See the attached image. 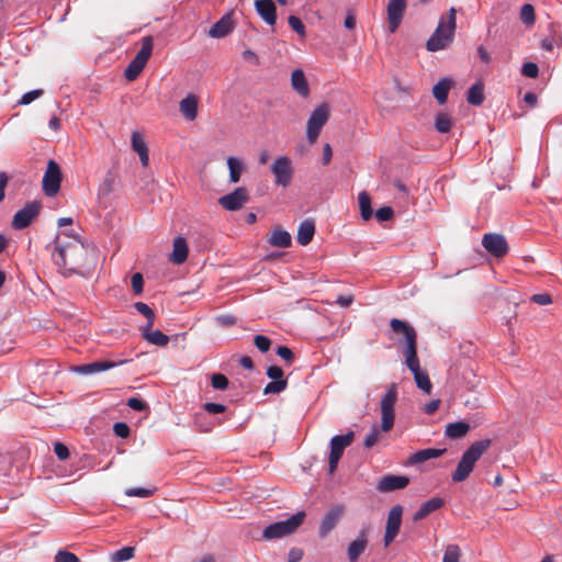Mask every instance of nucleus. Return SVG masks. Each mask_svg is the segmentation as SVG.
<instances>
[{
  "mask_svg": "<svg viewBox=\"0 0 562 562\" xmlns=\"http://www.w3.org/2000/svg\"><path fill=\"white\" fill-rule=\"evenodd\" d=\"M52 260L66 277L82 274V270L97 263L95 248L85 245L78 237L61 240L57 237Z\"/></svg>",
  "mask_w": 562,
  "mask_h": 562,
  "instance_id": "nucleus-1",
  "label": "nucleus"
},
{
  "mask_svg": "<svg viewBox=\"0 0 562 562\" xmlns=\"http://www.w3.org/2000/svg\"><path fill=\"white\" fill-rule=\"evenodd\" d=\"M456 27L457 10L452 7L447 14L440 16L437 29L426 43V48L429 52L445 49L453 41Z\"/></svg>",
  "mask_w": 562,
  "mask_h": 562,
  "instance_id": "nucleus-2",
  "label": "nucleus"
},
{
  "mask_svg": "<svg viewBox=\"0 0 562 562\" xmlns=\"http://www.w3.org/2000/svg\"><path fill=\"white\" fill-rule=\"evenodd\" d=\"M491 446L490 439L477 440L473 442L462 454L454 472L451 474L453 482L465 481L474 469L477 460Z\"/></svg>",
  "mask_w": 562,
  "mask_h": 562,
  "instance_id": "nucleus-3",
  "label": "nucleus"
},
{
  "mask_svg": "<svg viewBox=\"0 0 562 562\" xmlns=\"http://www.w3.org/2000/svg\"><path fill=\"white\" fill-rule=\"evenodd\" d=\"M305 516V512L302 510L285 520L271 524L265 528L262 536L265 539L271 540L291 535L303 524Z\"/></svg>",
  "mask_w": 562,
  "mask_h": 562,
  "instance_id": "nucleus-4",
  "label": "nucleus"
},
{
  "mask_svg": "<svg viewBox=\"0 0 562 562\" xmlns=\"http://www.w3.org/2000/svg\"><path fill=\"white\" fill-rule=\"evenodd\" d=\"M390 326L395 334L401 335L403 338L404 358L412 359L414 356H417V333L415 328L408 323L398 318H392L390 321Z\"/></svg>",
  "mask_w": 562,
  "mask_h": 562,
  "instance_id": "nucleus-5",
  "label": "nucleus"
},
{
  "mask_svg": "<svg viewBox=\"0 0 562 562\" xmlns=\"http://www.w3.org/2000/svg\"><path fill=\"white\" fill-rule=\"evenodd\" d=\"M153 47L154 43L151 36H145L142 38L140 49L137 52L136 56L132 59L124 71V76L127 81H134L140 75L151 56Z\"/></svg>",
  "mask_w": 562,
  "mask_h": 562,
  "instance_id": "nucleus-6",
  "label": "nucleus"
},
{
  "mask_svg": "<svg viewBox=\"0 0 562 562\" xmlns=\"http://www.w3.org/2000/svg\"><path fill=\"white\" fill-rule=\"evenodd\" d=\"M397 400V389L395 383H391L383 395L381 408V430L389 432L394 426L395 412L394 406Z\"/></svg>",
  "mask_w": 562,
  "mask_h": 562,
  "instance_id": "nucleus-7",
  "label": "nucleus"
},
{
  "mask_svg": "<svg viewBox=\"0 0 562 562\" xmlns=\"http://www.w3.org/2000/svg\"><path fill=\"white\" fill-rule=\"evenodd\" d=\"M328 119L329 108L326 103H322L314 109L306 124V137L310 144H314L317 140Z\"/></svg>",
  "mask_w": 562,
  "mask_h": 562,
  "instance_id": "nucleus-8",
  "label": "nucleus"
},
{
  "mask_svg": "<svg viewBox=\"0 0 562 562\" xmlns=\"http://www.w3.org/2000/svg\"><path fill=\"white\" fill-rule=\"evenodd\" d=\"M355 439V432L348 431L345 435L335 436L330 440V452H329V473H334L337 469L338 462L344 453V450L349 447Z\"/></svg>",
  "mask_w": 562,
  "mask_h": 562,
  "instance_id": "nucleus-9",
  "label": "nucleus"
},
{
  "mask_svg": "<svg viewBox=\"0 0 562 562\" xmlns=\"http://www.w3.org/2000/svg\"><path fill=\"white\" fill-rule=\"evenodd\" d=\"M61 182V170L59 165L50 159L47 162V168L44 173L42 186L43 191L47 196H55L59 189Z\"/></svg>",
  "mask_w": 562,
  "mask_h": 562,
  "instance_id": "nucleus-10",
  "label": "nucleus"
},
{
  "mask_svg": "<svg viewBox=\"0 0 562 562\" xmlns=\"http://www.w3.org/2000/svg\"><path fill=\"white\" fill-rule=\"evenodd\" d=\"M271 172L274 176V183L286 188L291 183L294 172L291 159L286 156L276 158L271 165Z\"/></svg>",
  "mask_w": 562,
  "mask_h": 562,
  "instance_id": "nucleus-11",
  "label": "nucleus"
},
{
  "mask_svg": "<svg viewBox=\"0 0 562 562\" xmlns=\"http://www.w3.org/2000/svg\"><path fill=\"white\" fill-rule=\"evenodd\" d=\"M42 204L38 201H31L25 206L19 210L12 220V227L14 229H23L31 225V223L38 216Z\"/></svg>",
  "mask_w": 562,
  "mask_h": 562,
  "instance_id": "nucleus-12",
  "label": "nucleus"
},
{
  "mask_svg": "<svg viewBox=\"0 0 562 562\" xmlns=\"http://www.w3.org/2000/svg\"><path fill=\"white\" fill-rule=\"evenodd\" d=\"M482 245L495 258H503L509 251L506 238L502 234L487 233L483 235Z\"/></svg>",
  "mask_w": 562,
  "mask_h": 562,
  "instance_id": "nucleus-13",
  "label": "nucleus"
},
{
  "mask_svg": "<svg viewBox=\"0 0 562 562\" xmlns=\"http://www.w3.org/2000/svg\"><path fill=\"white\" fill-rule=\"evenodd\" d=\"M402 514L403 507L401 505H395L390 509L383 539L385 547L390 546L398 535L402 524Z\"/></svg>",
  "mask_w": 562,
  "mask_h": 562,
  "instance_id": "nucleus-14",
  "label": "nucleus"
},
{
  "mask_svg": "<svg viewBox=\"0 0 562 562\" xmlns=\"http://www.w3.org/2000/svg\"><path fill=\"white\" fill-rule=\"evenodd\" d=\"M405 364L413 372L416 385L425 393L429 394L431 392L432 384L428 373L420 369L418 357L414 356L412 359H405Z\"/></svg>",
  "mask_w": 562,
  "mask_h": 562,
  "instance_id": "nucleus-15",
  "label": "nucleus"
},
{
  "mask_svg": "<svg viewBox=\"0 0 562 562\" xmlns=\"http://www.w3.org/2000/svg\"><path fill=\"white\" fill-rule=\"evenodd\" d=\"M406 10V0H389L386 12H387V22H389V31L394 33L404 16Z\"/></svg>",
  "mask_w": 562,
  "mask_h": 562,
  "instance_id": "nucleus-16",
  "label": "nucleus"
},
{
  "mask_svg": "<svg viewBox=\"0 0 562 562\" xmlns=\"http://www.w3.org/2000/svg\"><path fill=\"white\" fill-rule=\"evenodd\" d=\"M249 200L248 192L245 188H236L229 194L220 198L218 203L228 211L239 210Z\"/></svg>",
  "mask_w": 562,
  "mask_h": 562,
  "instance_id": "nucleus-17",
  "label": "nucleus"
},
{
  "mask_svg": "<svg viewBox=\"0 0 562 562\" xmlns=\"http://www.w3.org/2000/svg\"><path fill=\"white\" fill-rule=\"evenodd\" d=\"M344 515V506L337 505L328 510L319 525V537L326 538L328 533L337 526Z\"/></svg>",
  "mask_w": 562,
  "mask_h": 562,
  "instance_id": "nucleus-18",
  "label": "nucleus"
},
{
  "mask_svg": "<svg viewBox=\"0 0 562 562\" xmlns=\"http://www.w3.org/2000/svg\"><path fill=\"white\" fill-rule=\"evenodd\" d=\"M409 483V479L405 475L387 474L382 476L378 484L376 490L382 493H389L396 490L405 488Z\"/></svg>",
  "mask_w": 562,
  "mask_h": 562,
  "instance_id": "nucleus-19",
  "label": "nucleus"
},
{
  "mask_svg": "<svg viewBox=\"0 0 562 562\" xmlns=\"http://www.w3.org/2000/svg\"><path fill=\"white\" fill-rule=\"evenodd\" d=\"M368 542V530H360L358 537L348 544L347 558L349 562H357L359 560L360 555L366 551Z\"/></svg>",
  "mask_w": 562,
  "mask_h": 562,
  "instance_id": "nucleus-20",
  "label": "nucleus"
},
{
  "mask_svg": "<svg viewBox=\"0 0 562 562\" xmlns=\"http://www.w3.org/2000/svg\"><path fill=\"white\" fill-rule=\"evenodd\" d=\"M255 9L259 16L268 24L274 25L277 22V8L272 0H256Z\"/></svg>",
  "mask_w": 562,
  "mask_h": 562,
  "instance_id": "nucleus-21",
  "label": "nucleus"
},
{
  "mask_svg": "<svg viewBox=\"0 0 562 562\" xmlns=\"http://www.w3.org/2000/svg\"><path fill=\"white\" fill-rule=\"evenodd\" d=\"M233 30L234 22L232 14H225L209 30V36L213 38H222L233 32Z\"/></svg>",
  "mask_w": 562,
  "mask_h": 562,
  "instance_id": "nucleus-22",
  "label": "nucleus"
},
{
  "mask_svg": "<svg viewBox=\"0 0 562 562\" xmlns=\"http://www.w3.org/2000/svg\"><path fill=\"white\" fill-rule=\"evenodd\" d=\"M189 248L187 240L181 236L176 237L173 239V249L169 255V260L175 265H181L187 260Z\"/></svg>",
  "mask_w": 562,
  "mask_h": 562,
  "instance_id": "nucleus-23",
  "label": "nucleus"
},
{
  "mask_svg": "<svg viewBox=\"0 0 562 562\" xmlns=\"http://www.w3.org/2000/svg\"><path fill=\"white\" fill-rule=\"evenodd\" d=\"M443 504L445 502L441 497H432L428 499L427 502L423 503L420 507L415 512L413 520L418 521L426 518L431 513L441 508Z\"/></svg>",
  "mask_w": 562,
  "mask_h": 562,
  "instance_id": "nucleus-24",
  "label": "nucleus"
},
{
  "mask_svg": "<svg viewBox=\"0 0 562 562\" xmlns=\"http://www.w3.org/2000/svg\"><path fill=\"white\" fill-rule=\"evenodd\" d=\"M142 337L149 344L165 347L169 342V337L160 330H153V327L143 326L140 328Z\"/></svg>",
  "mask_w": 562,
  "mask_h": 562,
  "instance_id": "nucleus-25",
  "label": "nucleus"
},
{
  "mask_svg": "<svg viewBox=\"0 0 562 562\" xmlns=\"http://www.w3.org/2000/svg\"><path fill=\"white\" fill-rule=\"evenodd\" d=\"M314 234H315L314 221L313 220L303 221L297 228V235H296L297 243L302 246L308 245L312 241Z\"/></svg>",
  "mask_w": 562,
  "mask_h": 562,
  "instance_id": "nucleus-26",
  "label": "nucleus"
},
{
  "mask_svg": "<svg viewBox=\"0 0 562 562\" xmlns=\"http://www.w3.org/2000/svg\"><path fill=\"white\" fill-rule=\"evenodd\" d=\"M132 148L137 153L143 167L148 166V147L142 135L137 132L132 133Z\"/></svg>",
  "mask_w": 562,
  "mask_h": 562,
  "instance_id": "nucleus-27",
  "label": "nucleus"
},
{
  "mask_svg": "<svg viewBox=\"0 0 562 562\" xmlns=\"http://www.w3.org/2000/svg\"><path fill=\"white\" fill-rule=\"evenodd\" d=\"M446 452V449L427 448L418 450L409 457L408 463L418 464L430 459L439 458Z\"/></svg>",
  "mask_w": 562,
  "mask_h": 562,
  "instance_id": "nucleus-28",
  "label": "nucleus"
},
{
  "mask_svg": "<svg viewBox=\"0 0 562 562\" xmlns=\"http://www.w3.org/2000/svg\"><path fill=\"white\" fill-rule=\"evenodd\" d=\"M292 88L303 98L308 97L310 87L303 70L295 69L291 76Z\"/></svg>",
  "mask_w": 562,
  "mask_h": 562,
  "instance_id": "nucleus-29",
  "label": "nucleus"
},
{
  "mask_svg": "<svg viewBox=\"0 0 562 562\" xmlns=\"http://www.w3.org/2000/svg\"><path fill=\"white\" fill-rule=\"evenodd\" d=\"M180 112L182 115L189 120L193 121L195 120L198 115V99L195 95L189 94L184 99L180 101Z\"/></svg>",
  "mask_w": 562,
  "mask_h": 562,
  "instance_id": "nucleus-30",
  "label": "nucleus"
},
{
  "mask_svg": "<svg viewBox=\"0 0 562 562\" xmlns=\"http://www.w3.org/2000/svg\"><path fill=\"white\" fill-rule=\"evenodd\" d=\"M268 241L273 247L288 248L292 244V238L286 231L276 228L272 231Z\"/></svg>",
  "mask_w": 562,
  "mask_h": 562,
  "instance_id": "nucleus-31",
  "label": "nucleus"
},
{
  "mask_svg": "<svg viewBox=\"0 0 562 562\" xmlns=\"http://www.w3.org/2000/svg\"><path fill=\"white\" fill-rule=\"evenodd\" d=\"M116 362L113 361H95L88 364H82L76 368V371L82 374H92L108 369L114 368Z\"/></svg>",
  "mask_w": 562,
  "mask_h": 562,
  "instance_id": "nucleus-32",
  "label": "nucleus"
},
{
  "mask_svg": "<svg viewBox=\"0 0 562 562\" xmlns=\"http://www.w3.org/2000/svg\"><path fill=\"white\" fill-rule=\"evenodd\" d=\"M452 81L448 78L440 79L432 88V94L439 104H445L448 99Z\"/></svg>",
  "mask_w": 562,
  "mask_h": 562,
  "instance_id": "nucleus-33",
  "label": "nucleus"
},
{
  "mask_svg": "<svg viewBox=\"0 0 562 562\" xmlns=\"http://www.w3.org/2000/svg\"><path fill=\"white\" fill-rule=\"evenodd\" d=\"M470 430V425L465 422L450 423L446 426L445 434L451 439L464 437Z\"/></svg>",
  "mask_w": 562,
  "mask_h": 562,
  "instance_id": "nucleus-34",
  "label": "nucleus"
},
{
  "mask_svg": "<svg viewBox=\"0 0 562 562\" xmlns=\"http://www.w3.org/2000/svg\"><path fill=\"white\" fill-rule=\"evenodd\" d=\"M484 86L482 82L474 83L467 94V101L472 105H481L484 102Z\"/></svg>",
  "mask_w": 562,
  "mask_h": 562,
  "instance_id": "nucleus-35",
  "label": "nucleus"
},
{
  "mask_svg": "<svg viewBox=\"0 0 562 562\" xmlns=\"http://www.w3.org/2000/svg\"><path fill=\"white\" fill-rule=\"evenodd\" d=\"M361 217L369 221L372 217L373 210L371 207V198L368 192L362 191L358 195Z\"/></svg>",
  "mask_w": 562,
  "mask_h": 562,
  "instance_id": "nucleus-36",
  "label": "nucleus"
},
{
  "mask_svg": "<svg viewBox=\"0 0 562 562\" xmlns=\"http://www.w3.org/2000/svg\"><path fill=\"white\" fill-rule=\"evenodd\" d=\"M452 127V119L445 112H439L435 117V128L437 132L445 134Z\"/></svg>",
  "mask_w": 562,
  "mask_h": 562,
  "instance_id": "nucleus-37",
  "label": "nucleus"
},
{
  "mask_svg": "<svg viewBox=\"0 0 562 562\" xmlns=\"http://www.w3.org/2000/svg\"><path fill=\"white\" fill-rule=\"evenodd\" d=\"M227 166L229 169V180L234 183L238 182L243 171V164L235 157H228Z\"/></svg>",
  "mask_w": 562,
  "mask_h": 562,
  "instance_id": "nucleus-38",
  "label": "nucleus"
},
{
  "mask_svg": "<svg viewBox=\"0 0 562 562\" xmlns=\"http://www.w3.org/2000/svg\"><path fill=\"white\" fill-rule=\"evenodd\" d=\"M134 307L135 310L140 313L143 316L146 317L147 319V323L145 326L148 327H154V324H155V312L153 311V308L147 305L146 303L144 302H136L134 304Z\"/></svg>",
  "mask_w": 562,
  "mask_h": 562,
  "instance_id": "nucleus-39",
  "label": "nucleus"
},
{
  "mask_svg": "<svg viewBox=\"0 0 562 562\" xmlns=\"http://www.w3.org/2000/svg\"><path fill=\"white\" fill-rule=\"evenodd\" d=\"M381 438H382V430L379 429L376 426H374V427H372L370 432L366 436L363 445L367 449H370L373 446H375L381 440Z\"/></svg>",
  "mask_w": 562,
  "mask_h": 562,
  "instance_id": "nucleus-40",
  "label": "nucleus"
},
{
  "mask_svg": "<svg viewBox=\"0 0 562 562\" xmlns=\"http://www.w3.org/2000/svg\"><path fill=\"white\" fill-rule=\"evenodd\" d=\"M134 557V548L124 547L112 554L113 562H124Z\"/></svg>",
  "mask_w": 562,
  "mask_h": 562,
  "instance_id": "nucleus-41",
  "label": "nucleus"
},
{
  "mask_svg": "<svg viewBox=\"0 0 562 562\" xmlns=\"http://www.w3.org/2000/svg\"><path fill=\"white\" fill-rule=\"evenodd\" d=\"M211 384L215 390L224 391L228 387L229 381L227 376L222 373H213L211 375Z\"/></svg>",
  "mask_w": 562,
  "mask_h": 562,
  "instance_id": "nucleus-42",
  "label": "nucleus"
},
{
  "mask_svg": "<svg viewBox=\"0 0 562 562\" xmlns=\"http://www.w3.org/2000/svg\"><path fill=\"white\" fill-rule=\"evenodd\" d=\"M286 385H288L286 380L271 381L265 386L263 393L265 394H277V393H280L283 390H285Z\"/></svg>",
  "mask_w": 562,
  "mask_h": 562,
  "instance_id": "nucleus-43",
  "label": "nucleus"
},
{
  "mask_svg": "<svg viewBox=\"0 0 562 562\" xmlns=\"http://www.w3.org/2000/svg\"><path fill=\"white\" fill-rule=\"evenodd\" d=\"M460 548L456 544H450L446 548L442 562H459Z\"/></svg>",
  "mask_w": 562,
  "mask_h": 562,
  "instance_id": "nucleus-44",
  "label": "nucleus"
},
{
  "mask_svg": "<svg viewBox=\"0 0 562 562\" xmlns=\"http://www.w3.org/2000/svg\"><path fill=\"white\" fill-rule=\"evenodd\" d=\"M520 20L527 25L535 22V9L531 4L526 3L521 7Z\"/></svg>",
  "mask_w": 562,
  "mask_h": 562,
  "instance_id": "nucleus-45",
  "label": "nucleus"
},
{
  "mask_svg": "<svg viewBox=\"0 0 562 562\" xmlns=\"http://www.w3.org/2000/svg\"><path fill=\"white\" fill-rule=\"evenodd\" d=\"M155 491H156L155 487L154 488L132 487L126 491V495L146 498V497L154 495Z\"/></svg>",
  "mask_w": 562,
  "mask_h": 562,
  "instance_id": "nucleus-46",
  "label": "nucleus"
},
{
  "mask_svg": "<svg viewBox=\"0 0 562 562\" xmlns=\"http://www.w3.org/2000/svg\"><path fill=\"white\" fill-rule=\"evenodd\" d=\"M254 344L261 352H267L271 347L270 338L263 335H256Z\"/></svg>",
  "mask_w": 562,
  "mask_h": 562,
  "instance_id": "nucleus-47",
  "label": "nucleus"
},
{
  "mask_svg": "<svg viewBox=\"0 0 562 562\" xmlns=\"http://www.w3.org/2000/svg\"><path fill=\"white\" fill-rule=\"evenodd\" d=\"M289 25L291 29L296 32L299 35L304 36L305 35V26L301 19H299L295 15H290L288 19Z\"/></svg>",
  "mask_w": 562,
  "mask_h": 562,
  "instance_id": "nucleus-48",
  "label": "nucleus"
},
{
  "mask_svg": "<svg viewBox=\"0 0 562 562\" xmlns=\"http://www.w3.org/2000/svg\"><path fill=\"white\" fill-rule=\"evenodd\" d=\"M551 33L552 34L550 36H547L541 41V47L548 52H552L554 46L560 45V40L555 37V31L552 30Z\"/></svg>",
  "mask_w": 562,
  "mask_h": 562,
  "instance_id": "nucleus-49",
  "label": "nucleus"
},
{
  "mask_svg": "<svg viewBox=\"0 0 562 562\" xmlns=\"http://www.w3.org/2000/svg\"><path fill=\"white\" fill-rule=\"evenodd\" d=\"M539 74L538 65L531 61L525 63L521 68V75L528 78H536Z\"/></svg>",
  "mask_w": 562,
  "mask_h": 562,
  "instance_id": "nucleus-50",
  "label": "nucleus"
},
{
  "mask_svg": "<svg viewBox=\"0 0 562 562\" xmlns=\"http://www.w3.org/2000/svg\"><path fill=\"white\" fill-rule=\"evenodd\" d=\"M394 216V211L391 206H383V207H380L376 213H375V217L379 222H386V221H390L392 220Z\"/></svg>",
  "mask_w": 562,
  "mask_h": 562,
  "instance_id": "nucleus-51",
  "label": "nucleus"
},
{
  "mask_svg": "<svg viewBox=\"0 0 562 562\" xmlns=\"http://www.w3.org/2000/svg\"><path fill=\"white\" fill-rule=\"evenodd\" d=\"M55 562H80V560L76 554L60 550L55 555Z\"/></svg>",
  "mask_w": 562,
  "mask_h": 562,
  "instance_id": "nucleus-52",
  "label": "nucleus"
},
{
  "mask_svg": "<svg viewBox=\"0 0 562 562\" xmlns=\"http://www.w3.org/2000/svg\"><path fill=\"white\" fill-rule=\"evenodd\" d=\"M43 94V90H32L24 93L20 100V104L27 105Z\"/></svg>",
  "mask_w": 562,
  "mask_h": 562,
  "instance_id": "nucleus-53",
  "label": "nucleus"
},
{
  "mask_svg": "<svg viewBox=\"0 0 562 562\" xmlns=\"http://www.w3.org/2000/svg\"><path fill=\"white\" fill-rule=\"evenodd\" d=\"M54 452L57 458L61 461L69 458V449L61 442L57 441L54 443Z\"/></svg>",
  "mask_w": 562,
  "mask_h": 562,
  "instance_id": "nucleus-54",
  "label": "nucleus"
},
{
  "mask_svg": "<svg viewBox=\"0 0 562 562\" xmlns=\"http://www.w3.org/2000/svg\"><path fill=\"white\" fill-rule=\"evenodd\" d=\"M131 283L135 294H140L143 292L144 280L140 273L133 274Z\"/></svg>",
  "mask_w": 562,
  "mask_h": 562,
  "instance_id": "nucleus-55",
  "label": "nucleus"
},
{
  "mask_svg": "<svg viewBox=\"0 0 562 562\" xmlns=\"http://www.w3.org/2000/svg\"><path fill=\"white\" fill-rule=\"evenodd\" d=\"M277 355L289 363L294 360V353L286 346H279L277 349Z\"/></svg>",
  "mask_w": 562,
  "mask_h": 562,
  "instance_id": "nucleus-56",
  "label": "nucleus"
},
{
  "mask_svg": "<svg viewBox=\"0 0 562 562\" xmlns=\"http://www.w3.org/2000/svg\"><path fill=\"white\" fill-rule=\"evenodd\" d=\"M283 370L280 368V367H277V366H270L268 369H267V375L272 379L273 381H280V380H284L283 379Z\"/></svg>",
  "mask_w": 562,
  "mask_h": 562,
  "instance_id": "nucleus-57",
  "label": "nucleus"
},
{
  "mask_svg": "<svg viewBox=\"0 0 562 562\" xmlns=\"http://www.w3.org/2000/svg\"><path fill=\"white\" fill-rule=\"evenodd\" d=\"M203 407L210 414H221V413H224L226 411V406L225 405L217 404V403H211V402L205 403Z\"/></svg>",
  "mask_w": 562,
  "mask_h": 562,
  "instance_id": "nucleus-58",
  "label": "nucleus"
},
{
  "mask_svg": "<svg viewBox=\"0 0 562 562\" xmlns=\"http://www.w3.org/2000/svg\"><path fill=\"white\" fill-rule=\"evenodd\" d=\"M113 430L121 438H126L130 435V427L125 423H115Z\"/></svg>",
  "mask_w": 562,
  "mask_h": 562,
  "instance_id": "nucleus-59",
  "label": "nucleus"
},
{
  "mask_svg": "<svg viewBox=\"0 0 562 562\" xmlns=\"http://www.w3.org/2000/svg\"><path fill=\"white\" fill-rule=\"evenodd\" d=\"M127 406L131 407L134 411L140 412V411H144L147 407V404L143 400H140V398L131 397L127 401Z\"/></svg>",
  "mask_w": 562,
  "mask_h": 562,
  "instance_id": "nucleus-60",
  "label": "nucleus"
},
{
  "mask_svg": "<svg viewBox=\"0 0 562 562\" xmlns=\"http://www.w3.org/2000/svg\"><path fill=\"white\" fill-rule=\"evenodd\" d=\"M10 465V457H8L7 454H0V476H5L8 474Z\"/></svg>",
  "mask_w": 562,
  "mask_h": 562,
  "instance_id": "nucleus-61",
  "label": "nucleus"
},
{
  "mask_svg": "<svg viewBox=\"0 0 562 562\" xmlns=\"http://www.w3.org/2000/svg\"><path fill=\"white\" fill-rule=\"evenodd\" d=\"M531 301L539 305H548L552 303V299L548 293L535 294L532 295Z\"/></svg>",
  "mask_w": 562,
  "mask_h": 562,
  "instance_id": "nucleus-62",
  "label": "nucleus"
},
{
  "mask_svg": "<svg viewBox=\"0 0 562 562\" xmlns=\"http://www.w3.org/2000/svg\"><path fill=\"white\" fill-rule=\"evenodd\" d=\"M113 183H114V180H113L112 177L105 178L103 183H102V186H101V188H100V191L103 194H109L113 190Z\"/></svg>",
  "mask_w": 562,
  "mask_h": 562,
  "instance_id": "nucleus-63",
  "label": "nucleus"
},
{
  "mask_svg": "<svg viewBox=\"0 0 562 562\" xmlns=\"http://www.w3.org/2000/svg\"><path fill=\"white\" fill-rule=\"evenodd\" d=\"M333 157V150L329 144H325L323 147V165H328Z\"/></svg>",
  "mask_w": 562,
  "mask_h": 562,
  "instance_id": "nucleus-64",
  "label": "nucleus"
}]
</instances>
